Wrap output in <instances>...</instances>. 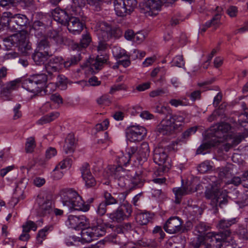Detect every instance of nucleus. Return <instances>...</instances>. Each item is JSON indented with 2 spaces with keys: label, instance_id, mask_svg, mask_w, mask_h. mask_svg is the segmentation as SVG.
<instances>
[{
  "label": "nucleus",
  "instance_id": "nucleus-62",
  "mask_svg": "<svg viewBox=\"0 0 248 248\" xmlns=\"http://www.w3.org/2000/svg\"><path fill=\"white\" fill-rule=\"evenodd\" d=\"M67 79L62 75H60L58 77L57 85L59 88L62 89H65L67 87Z\"/></svg>",
  "mask_w": 248,
  "mask_h": 248
},
{
  "label": "nucleus",
  "instance_id": "nucleus-21",
  "mask_svg": "<svg viewBox=\"0 0 248 248\" xmlns=\"http://www.w3.org/2000/svg\"><path fill=\"white\" fill-rule=\"evenodd\" d=\"M79 194L72 188H65L61 190L60 195L63 205L70 204L71 201H73Z\"/></svg>",
  "mask_w": 248,
  "mask_h": 248
},
{
  "label": "nucleus",
  "instance_id": "nucleus-38",
  "mask_svg": "<svg viewBox=\"0 0 248 248\" xmlns=\"http://www.w3.org/2000/svg\"><path fill=\"white\" fill-rule=\"evenodd\" d=\"M108 57L106 54H101L100 56L98 55L94 62L92 64V67L94 69H100L104 63L107 62Z\"/></svg>",
  "mask_w": 248,
  "mask_h": 248
},
{
  "label": "nucleus",
  "instance_id": "nucleus-13",
  "mask_svg": "<svg viewBox=\"0 0 248 248\" xmlns=\"http://www.w3.org/2000/svg\"><path fill=\"white\" fill-rule=\"evenodd\" d=\"M127 139L131 142L140 141L146 135V129L139 125H131L125 130Z\"/></svg>",
  "mask_w": 248,
  "mask_h": 248
},
{
  "label": "nucleus",
  "instance_id": "nucleus-9",
  "mask_svg": "<svg viewBox=\"0 0 248 248\" xmlns=\"http://www.w3.org/2000/svg\"><path fill=\"white\" fill-rule=\"evenodd\" d=\"M114 10L119 16H124L130 15L137 7V0H114Z\"/></svg>",
  "mask_w": 248,
  "mask_h": 248
},
{
  "label": "nucleus",
  "instance_id": "nucleus-42",
  "mask_svg": "<svg viewBox=\"0 0 248 248\" xmlns=\"http://www.w3.org/2000/svg\"><path fill=\"white\" fill-rule=\"evenodd\" d=\"M104 201L103 202L107 205H114L117 204V201L116 198L107 191H104L103 193Z\"/></svg>",
  "mask_w": 248,
  "mask_h": 248
},
{
  "label": "nucleus",
  "instance_id": "nucleus-48",
  "mask_svg": "<svg viewBox=\"0 0 248 248\" xmlns=\"http://www.w3.org/2000/svg\"><path fill=\"white\" fill-rule=\"evenodd\" d=\"M171 66L182 68L185 66V62L182 55L176 56L171 62Z\"/></svg>",
  "mask_w": 248,
  "mask_h": 248
},
{
  "label": "nucleus",
  "instance_id": "nucleus-20",
  "mask_svg": "<svg viewBox=\"0 0 248 248\" xmlns=\"http://www.w3.org/2000/svg\"><path fill=\"white\" fill-rule=\"evenodd\" d=\"M52 15L55 21L63 26H66L71 16L64 10L56 8L52 12Z\"/></svg>",
  "mask_w": 248,
  "mask_h": 248
},
{
  "label": "nucleus",
  "instance_id": "nucleus-58",
  "mask_svg": "<svg viewBox=\"0 0 248 248\" xmlns=\"http://www.w3.org/2000/svg\"><path fill=\"white\" fill-rule=\"evenodd\" d=\"M127 89V87L124 84H115L111 87L109 93L113 94L117 91L121 90L126 91Z\"/></svg>",
  "mask_w": 248,
  "mask_h": 248
},
{
  "label": "nucleus",
  "instance_id": "nucleus-6",
  "mask_svg": "<svg viewBox=\"0 0 248 248\" xmlns=\"http://www.w3.org/2000/svg\"><path fill=\"white\" fill-rule=\"evenodd\" d=\"M205 197L207 199L211 200V204L216 208L219 206L222 208L228 203L227 192L226 190L217 189L212 187L207 189L205 192ZM217 209L216 208V210Z\"/></svg>",
  "mask_w": 248,
  "mask_h": 248
},
{
  "label": "nucleus",
  "instance_id": "nucleus-44",
  "mask_svg": "<svg viewBox=\"0 0 248 248\" xmlns=\"http://www.w3.org/2000/svg\"><path fill=\"white\" fill-rule=\"evenodd\" d=\"M122 31L119 27L112 26L111 30L108 34V39L109 37L119 39L122 36Z\"/></svg>",
  "mask_w": 248,
  "mask_h": 248
},
{
  "label": "nucleus",
  "instance_id": "nucleus-25",
  "mask_svg": "<svg viewBox=\"0 0 248 248\" xmlns=\"http://www.w3.org/2000/svg\"><path fill=\"white\" fill-rule=\"evenodd\" d=\"M22 87L27 91L34 93L37 95H41V92L36 83L33 81V78L31 76L29 78L21 81Z\"/></svg>",
  "mask_w": 248,
  "mask_h": 248
},
{
  "label": "nucleus",
  "instance_id": "nucleus-31",
  "mask_svg": "<svg viewBox=\"0 0 248 248\" xmlns=\"http://www.w3.org/2000/svg\"><path fill=\"white\" fill-rule=\"evenodd\" d=\"M112 25L106 22H101L99 25L98 30L99 38L108 40V34L111 30Z\"/></svg>",
  "mask_w": 248,
  "mask_h": 248
},
{
  "label": "nucleus",
  "instance_id": "nucleus-26",
  "mask_svg": "<svg viewBox=\"0 0 248 248\" xmlns=\"http://www.w3.org/2000/svg\"><path fill=\"white\" fill-rule=\"evenodd\" d=\"M155 214L154 213L144 210L137 214L136 219L137 222L141 225H146L152 222Z\"/></svg>",
  "mask_w": 248,
  "mask_h": 248
},
{
  "label": "nucleus",
  "instance_id": "nucleus-18",
  "mask_svg": "<svg viewBox=\"0 0 248 248\" xmlns=\"http://www.w3.org/2000/svg\"><path fill=\"white\" fill-rule=\"evenodd\" d=\"M63 60L62 57L54 56L51 58L45 65L46 72L50 77L53 72H56L60 69V66L63 64Z\"/></svg>",
  "mask_w": 248,
  "mask_h": 248
},
{
  "label": "nucleus",
  "instance_id": "nucleus-30",
  "mask_svg": "<svg viewBox=\"0 0 248 248\" xmlns=\"http://www.w3.org/2000/svg\"><path fill=\"white\" fill-rule=\"evenodd\" d=\"M175 196V203H180L182 196L191 193L190 187L188 186H185L182 187H174L172 189Z\"/></svg>",
  "mask_w": 248,
  "mask_h": 248
},
{
  "label": "nucleus",
  "instance_id": "nucleus-32",
  "mask_svg": "<svg viewBox=\"0 0 248 248\" xmlns=\"http://www.w3.org/2000/svg\"><path fill=\"white\" fill-rule=\"evenodd\" d=\"M91 42V37L90 35L86 32L82 35V38L80 39V43L74 44L72 46V49L73 50H79L80 48H85L87 47Z\"/></svg>",
  "mask_w": 248,
  "mask_h": 248
},
{
  "label": "nucleus",
  "instance_id": "nucleus-36",
  "mask_svg": "<svg viewBox=\"0 0 248 248\" xmlns=\"http://www.w3.org/2000/svg\"><path fill=\"white\" fill-rule=\"evenodd\" d=\"M205 240L206 241V243L204 244V248H205V245L208 244L206 235L205 236L202 235H198L192 239L190 244L193 248H199L202 245L204 244Z\"/></svg>",
  "mask_w": 248,
  "mask_h": 248
},
{
  "label": "nucleus",
  "instance_id": "nucleus-37",
  "mask_svg": "<svg viewBox=\"0 0 248 248\" xmlns=\"http://www.w3.org/2000/svg\"><path fill=\"white\" fill-rule=\"evenodd\" d=\"M50 46V43L47 40V39L46 37H45L44 38H43L42 39L40 40L38 42L37 47L36 49L43 51L44 52H45L46 51L48 52H51L49 50Z\"/></svg>",
  "mask_w": 248,
  "mask_h": 248
},
{
  "label": "nucleus",
  "instance_id": "nucleus-22",
  "mask_svg": "<svg viewBox=\"0 0 248 248\" xmlns=\"http://www.w3.org/2000/svg\"><path fill=\"white\" fill-rule=\"evenodd\" d=\"M52 55V52H45L36 49L32 54L31 57L36 65L44 64L48 59Z\"/></svg>",
  "mask_w": 248,
  "mask_h": 248
},
{
  "label": "nucleus",
  "instance_id": "nucleus-14",
  "mask_svg": "<svg viewBox=\"0 0 248 248\" xmlns=\"http://www.w3.org/2000/svg\"><path fill=\"white\" fill-rule=\"evenodd\" d=\"M54 205L51 200L42 197L36 199V211L38 216L45 217L53 212Z\"/></svg>",
  "mask_w": 248,
  "mask_h": 248
},
{
  "label": "nucleus",
  "instance_id": "nucleus-17",
  "mask_svg": "<svg viewBox=\"0 0 248 248\" xmlns=\"http://www.w3.org/2000/svg\"><path fill=\"white\" fill-rule=\"evenodd\" d=\"M33 81L36 83L37 86L41 92V95H45L47 92L48 85L47 81L48 80L47 76L44 73L37 74L31 75Z\"/></svg>",
  "mask_w": 248,
  "mask_h": 248
},
{
  "label": "nucleus",
  "instance_id": "nucleus-60",
  "mask_svg": "<svg viewBox=\"0 0 248 248\" xmlns=\"http://www.w3.org/2000/svg\"><path fill=\"white\" fill-rule=\"evenodd\" d=\"M209 226L204 222H200L195 227V231L202 235L208 230Z\"/></svg>",
  "mask_w": 248,
  "mask_h": 248
},
{
  "label": "nucleus",
  "instance_id": "nucleus-10",
  "mask_svg": "<svg viewBox=\"0 0 248 248\" xmlns=\"http://www.w3.org/2000/svg\"><path fill=\"white\" fill-rule=\"evenodd\" d=\"M132 211L131 204H123L119 205L112 213L107 214V215L112 221L120 223L127 219L131 216Z\"/></svg>",
  "mask_w": 248,
  "mask_h": 248
},
{
  "label": "nucleus",
  "instance_id": "nucleus-12",
  "mask_svg": "<svg viewBox=\"0 0 248 248\" xmlns=\"http://www.w3.org/2000/svg\"><path fill=\"white\" fill-rule=\"evenodd\" d=\"M126 151L130 155H133L135 159L139 161H145L150 155V148L147 142H143L138 147L132 146L128 147Z\"/></svg>",
  "mask_w": 248,
  "mask_h": 248
},
{
  "label": "nucleus",
  "instance_id": "nucleus-63",
  "mask_svg": "<svg viewBox=\"0 0 248 248\" xmlns=\"http://www.w3.org/2000/svg\"><path fill=\"white\" fill-rule=\"evenodd\" d=\"M0 6L6 9H10L12 7L16 6L11 0H0Z\"/></svg>",
  "mask_w": 248,
  "mask_h": 248
},
{
  "label": "nucleus",
  "instance_id": "nucleus-52",
  "mask_svg": "<svg viewBox=\"0 0 248 248\" xmlns=\"http://www.w3.org/2000/svg\"><path fill=\"white\" fill-rule=\"evenodd\" d=\"M110 143L109 140L108 139V135L107 132L104 133V139H100L98 140L97 143L100 145V148L102 149H104L108 147Z\"/></svg>",
  "mask_w": 248,
  "mask_h": 248
},
{
  "label": "nucleus",
  "instance_id": "nucleus-33",
  "mask_svg": "<svg viewBox=\"0 0 248 248\" xmlns=\"http://www.w3.org/2000/svg\"><path fill=\"white\" fill-rule=\"evenodd\" d=\"M53 229V226L52 225H49L39 230L36 237L37 243L40 245L42 244L43 241L46 239L48 232L52 231Z\"/></svg>",
  "mask_w": 248,
  "mask_h": 248
},
{
  "label": "nucleus",
  "instance_id": "nucleus-39",
  "mask_svg": "<svg viewBox=\"0 0 248 248\" xmlns=\"http://www.w3.org/2000/svg\"><path fill=\"white\" fill-rule=\"evenodd\" d=\"M81 59V56L80 54H78L76 55H73L70 58H68L67 60L64 62L63 65L65 67L68 68L77 64Z\"/></svg>",
  "mask_w": 248,
  "mask_h": 248
},
{
  "label": "nucleus",
  "instance_id": "nucleus-19",
  "mask_svg": "<svg viewBox=\"0 0 248 248\" xmlns=\"http://www.w3.org/2000/svg\"><path fill=\"white\" fill-rule=\"evenodd\" d=\"M66 26L70 32L76 35L80 33L83 29L84 24L78 17L71 16Z\"/></svg>",
  "mask_w": 248,
  "mask_h": 248
},
{
  "label": "nucleus",
  "instance_id": "nucleus-56",
  "mask_svg": "<svg viewBox=\"0 0 248 248\" xmlns=\"http://www.w3.org/2000/svg\"><path fill=\"white\" fill-rule=\"evenodd\" d=\"M102 1L103 0H87L88 3L96 11L101 10Z\"/></svg>",
  "mask_w": 248,
  "mask_h": 248
},
{
  "label": "nucleus",
  "instance_id": "nucleus-40",
  "mask_svg": "<svg viewBox=\"0 0 248 248\" xmlns=\"http://www.w3.org/2000/svg\"><path fill=\"white\" fill-rule=\"evenodd\" d=\"M78 216H74L70 215L68 216L67 220L66 221V225L72 229L75 230H78Z\"/></svg>",
  "mask_w": 248,
  "mask_h": 248
},
{
  "label": "nucleus",
  "instance_id": "nucleus-24",
  "mask_svg": "<svg viewBox=\"0 0 248 248\" xmlns=\"http://www.w3.org/2000/svg\"><path fill=\"white\" fill-rule=\"evenodd\" d=\"M46 24L42 20H35L32 24L31 32H33L34 35L38 38H40L45 34Z\"/></svg>",
  "mask_w": 248,
  "mask_h": 248
},
{
  "label": "nucleus",
  "instance_id": "nucleus-59",
  "mask_svg": "<svg viewBox=\"0 0 248 248\" xmlns=\"http://www.w3.org/2000/svg\"><path fill=\"white\" fill-rule=\"evenodd\" d=\"M107 204L104 202H100L97 206L96 209V212L99 216H102L104 215L107 212Z\"/></svg>",
  "mask_w": 248,
  "mask_h": 248
},
{
  "label": "nucleus",
  "instance_id": "nucleus-8",
  "mask_svg": "<svg viewBox=\"0 0 248 248\" xmlns=\"http://www.w3.org/2000/svg\"><path fill=\"white\" fill-rule=\"evenodd\" d=\"M166 2V0H144L139 4L140 12L146 16L156 15L155 12L160 11Z\"/></svg>",
  "mask_w": 248,
  "mask_h": 248
},
{
  "label": "nucleus",
  "instance_id": "nucleus-16",
  "mask_svg": "<svg viewBox=\"0 0 248 248\" xmlns=\"http://www.w3.org/2000/svg\"><path fill=\"white\" fill-rule=\"evenodd\" d=\"M80 171L86 187L91 188L94 186L96 182L91 173L89 164L87 163H84L80 168Z\"/></svg>",
  "mask_w": 248,
  "mask_h": 248
},
{
  "label": "nucleus",
  "instance_id": "nucleus-45",
  "mask_svg": "<svg viewBox=\"0 0 248 248\" xmlns=\"http://www.w3.org/2000/svg\"><path fill=\"white\" fill-rule=\"evenodd\" d=\"M112 51L113 56L117 59H121L123 57L127 58L126 51L120 47H114Z\"/></svg>",
  "mask_w": 248,
  "mask_h": 248
},
{
  "label": "nucleus",
  "instance_id": "nucleus-57",
  "mask_svg": "<svg viewBox=\"0 0 248 248\" xmlns=\"http://www.w3.org/2000/svg\"><path fill=\"white\" fill-rule=\"evenodd\" d=\"M114 195L117 194L114 193ZM117 197L116 198L117 201V204H119V205L123 204H130L127 201H125L127 194L126 192H121L117 194Z\"/></svg>",
  "mask_w": 248,
  "mask_h": 248
},
{
  "label": "nucleus",
  "instance_id": "nucleus-61",
  "mask_svg": "<svg viewBox=\"0 0 248 248\" xmlns=\"http://www.w3.org/2000/svg\"><path fill=\"white\" fill-rule=\"evenodd\" d=\"M238 234L240 238L243 240H248V231L245 227L243 226L239 227Z\"/></svg>",
  "mask_w": 248,
  "mask_h": 248
},
{
  "label": "nucleus",
  "instance_id": "nucleus-51",
  "mask_svg": "<svg viewBox=\"0 0 248 248\" xmlns=\"http://www.w3.org/2000/svg\"><path fill=\"white\" fill-rule=\"evenodd\" d=\"M78 230L81 229L82 227L85 228L89 227L90 221L87 217L84 216H78Z\"/></svg>",
  "mask_w": 248,
  "mask_h": 248
},
{
  "label": "nucleus",
  "instance_id": "nucleus-47",
  "mask_svg": "<svg viewBox=\"0 0 248 248\" xmlns=\"http://www.w3.org/2000/svg\"><path fill=\"white\" fill-rule=\"evenodd\" d=\"M22 228L23 232L28 233L31 230L35 231L37 230V227L33 221L29 220L22 225Z\"/></svg>",
  "mask_w": 248,
  "mask_h": 248
},
{
  "label": "nucleus",
  "instance_id": "nucleus-4",
  "mask_svg": "<svg viewBox=\"0 0 248 248\" xmlns=\"http://www.w3.org/2000/svg\"><path fill=\"white\" fill-rule=\"evenodd\" d=\"M231 129V125L227 123H221L212 128L214 139H212L201 144L197 150V154L204 155L206 150L217 146L220 142L227 140L228 132Z\"/></svg>",
  "mask_w": 248,
  "mask_h": 248
},
{
  "label": "nucleus",
  "instance_id": "nucleus-28",
  "mask_svg": "<svg viewBox=\"0 0 248 248\" xmlns=\"http://www.w3.org/2000/svg\"><path fill=\"white\" fill-rule=\"evenodd\" d=\"M70 202V204L66 206L75 210L87 212L89 210V206L88 204L84 205V201L79 195L77 196L74 200L71 201Z\"/></svg>",
  "mask_w": 248,
  "mask_h": 248
},
{
  "label": "nucleus",
  "instance_id": "nucleus-15",
  "mask_svg": "<svg viewBox=\"0 0 248 248\" xmlns=\"http://www.w3.org/2000/svg\"><path fill=\"white\" fill-rule=\"evenodd\" d=\"M29 24V20L25 15L15 14L11 22V30L15 31H27Z\"/></svg>",
  "mask_w": 248,
  "mask_h": 248
},
{
  "label": "nucleus",
  "instance_id": "nucleus-11",
  "mask_svg": "<svg viewBox=\"0 0 248 248\" xmlns=\"http://www.w3.org/2000/svg\"><path fill=\"white\" fill-rule=\"evenodd\" d=\"M183 221L179 217L173 216L169 218L164 224V230L170 234H176L184 232L186 227L183 225Z\"/></svg>",
  "mask_w": 248,
  "mask_h": 248
},
{
  "label": "nucleus",
  "instance_id": "nucleus-1",
  "mask_svg": "<svg viewBox=\"0 0 248 248\" xmlns=\"http://www.w3.org/2000/svg\"><path fill=\"white\" fill-rule=\"evenodd\" d=\"M238 222V218L233 217L228 219H221L217 225L220 230L218 233L209 232L206 234L208 244L205 248H230L233 243L230 228Z\"/></svg>",
  "mask_w": 248,
  "mask_h": 248
},
{
  "label": "nucleus",
  "instance_id": "nucleus-7",
  "mask_svg": "<svg viewBox=\"0 0 248 248\" xmlns=\"http://www.w3.org/2000/svg\"><path fill=\"white\" fill-rule=\"evenodd\" d=\"M19 33L11 36L12 44L18 47L19 51L24 56H28L31 50V45L29 40V34L27 31H18Z\"/></svg>",
  "mask_w": 248,
  "mask_h": 248
},
{
  "label": "nucleus",
  "instance_id": "nucleus-34",
  "mask_svg": "<svg viewBox=\"0 0 248 248\" xmlns=\"http://www.w3.org/2000/svg\"><path fill=\"white\" fill-rule=\"evenodd\" d=\"M127 156H124L123 155V153H122V155H120L118 157V160L117 161L119 164L118 165H113L109 167V170H110V168L112 167H118L121 166L123 168L122 166H127L128 164H129L130 161L132 159L134 160V157L133 155L129 154L127 152Z\"/></svg>",
  "mask_w": 248,
  "mask_h": 248
},
{
  "label": "nucleus",
  "instance_id": "nucleus-46",
  "mask_svg": "<svg viewBox=\"0 0 248 248\" xmlns=\"http://www.w3.org/2000/svg\"><path fill=\"white\" fill-rule=\"evenodd\" d=\"M21 82V79L19 78L16 79L13 81H11L8 83L6 85V87L3 88V91L5 92L9 93L12 91L15 90L16 88L17 84Z\"/></svg>",
  "mask_w": 248,
  "mask_h": 248
},
{
  "label": "nucleus",
  "instance_id": "nucleus-55",
  "mask_svg": "<svg viewBox=\"0 0 248 248\" xmlns=\"http://www.w3.org/2000/svg\"><path fill=\"white\" fill-rule=\"evenodd\" d=\"M72 163V159L70 158H66L62 161L54 169V171L58 170L59 168L61 169H65L68 167H70Z\"/></svg>",
  "mask_w": 248,
  "mask_h": 248
},
{
  "label": "nucleus",
  "instance_id": "nucleus-5",
  "mask_svg": "<svg viewBox=\"0 0 248 248\" xmlns=\"http://www.w3.org/2000/svg\"><path fill=\"white\" fill-rule=\"evenodd\" d=\"M105 233L106 230L103 224L97 222L96 225L93 224L92 226L82 230L81 238L78 241L82 243H90L98 237L103 236Z\"/></svg>",
  "mask_w": 248,
  "mask_h": 248
},
{
  "label": "nucleus",
  "instance_id": "nucleus-29",
  "mask_svg": "<svg viewBox=\"0 0 248 248\" xmlns=\"http://www.w3.org/2000/svg\"><path fill=\"white\" fill-rule=\"evenodd\" d=\"M46 37L52 44L59 46L63 44L64 39L60 32L55 30H49Z\"/></svg>",
  "mask_w": 248,
  "mask_h": 248
},
{
  "label": "nucleus",
  "instance_id": "nucleus-50",
  "mask_svg": "<svg viewBox=\"0 0 248 248\" xmlns=\"http://www.w3.org/2000/svg\"><path fill=\"white\" fill-rule=\"evenodd\" d=\"M168 93L167 89L164 88H157L151 91L149 93V96L151 97H155L157 96H163L164 95Z\"/></svg>",
  "mask_w": 248,
  "mask_h": 248
},
{
  "label": "nucleus",
  "instance_id": "nucleus-35",
  "mask_svg": "<svg viewBox=\"0 0 248 248\" xmlns=\"http://www.w3.org/2000/svg\"><path fill=\"white\" fill-rule=\"evenodd\" d=\"M60 115V113L57 111H53L48 114L42 117L37 122L39 124H45L50 123L56 118Z\"/></svg>",
  "mask_w": 248,
  "mask_h": 248
},
{
  "label": "nucleus",
  "instance_id": "nucleus-23",
  "mask_svg": "<svg viewBox=\"0 0 248 248\" xmlns=\"http://www.w3.org/2000/svg\"><path fill=\"white\" fill-rule=\"evenodd\" d=\"M168 158V155L165 149L155 148L154 151L153 159L155 163L159 166L163 165Z\"/></svg>",
  "mask_w": 248,
  "mask_h": 248
},
{
  "label": "nucleus",
  "instance_id": "nucleus-3",
  "mask_svg": "<svg viewBox=\"0 0 248 248\" xmlns=\"http://www.w3.org/2000/svg\"><path fill=\"white\" fill-rule=\"evenodd\" d=\"M157 109L159 113L168 112L166 117L157 125L156 131L157 132L163 135H170L175 130L181 129V127L184 121V118L182 116L170 113V108L167 107L162 106Z\"/></svg>",
  "mask_w": 248,
  "mask_h": 248
},
{
  "label": "nucleus",
  "instance_id": "nucleus-27",
  "mask_svg": "<svg viewBox=\"0 0 248 248\" xmlns=\"http://www.w3.org/2000/svg\"><path fill=\"white\" fill-rule=\"evenodd\" d=\"M14 14L10 12H4L0 16V31L5 29H11V22Z\"/></svg>",
  "mask_w": 248,
  "mask_h": 248
},
{
  "label": "nucleus",
  "instance_id": "nucleus-54",
  "mask_svg": "<svg viewBox=\"0 0 248 248\" xmlns=\"http://www.w3.org/2000/svg\"><path fill=\"white\" fill-rule=\"evenodd\" d=\"M16 6L20 4L23 8L29 7L33 5V0H11Z\"/></svg>",
  "mask_w": 248,
  "mask_h": 248
},
{
  "label": "nucleus",
  "instance_id": "nucleus-43",
  "mask_svg": "<svg viewBox=\"0 0 248 248\" xmlns=\"http://www.w3.org/2000/svg\"><path fill=\"white\" fill-rule=\"evenodd\" d=\"M36 147L35 139L33 137L28 138L26 141L25 150L27 153H31Z\"/></svg>",
  "mask_w": 248,
  "mask_h": 248
},
{
  "label": "nucleus",
  "instance_id": "nucleus-64",
  "mask_svg": "<svg viewBox=\"0 0 248 248\" xmlns=\"http://www.w3.org/2000/svg\"><path fill=\"white\" fill-rule=\"evenodd\" d=\"M56 149L52 147L48 148L46 151V158L47 159L51 158L57 155Z\"/></svg>",
  "mask_w": 248,
  "mask_h": 248
},
{
  "label": "nucleus",
  "instance_id": "nucleus-49",
  "mask_svg": "<svg viewBox=\"0 0 248 248\" xmlns=\"http://www.w3.org/2000/svg\"><path fill=\"white\" fill-rule=\"evenodd\" d=\"M232 169L230 167H223L220 169L218 175L220 179L229 178L232 175Z\"/></svg>",
  "mask_w": 248,
  "mask_h": 248
},
{
  "label": "nucleus",
  "instance_id": "nucleus-41",
  "mask_svg": "<svg viewBox=\"0 0 248 248\" xmlns=\"http://www.w3.org/2000/svg\"><path fill=\"white\" fill-rule=\"evenodd\" d=\"M216 9H217V10L218 13H219L222 10L221 8L219 7H217ZM220 17H221L220 14H219V13L216 14L211 20H208V21H207L205 23V25L207 27H210L212 25H217L220 22Z\"/></svg>",
  "mask_w": 248,
  "mask_h": 248
},
{
  "label": "nucleus",
  "instance_id": "nucleus-53",
  "mask_svg": "<svg viewBox=\"0 0 248 248\" xmlns=\"http://www.w3.org/2000/svg\"><path fill=\"white\" fill-rule=\"evenodd\" d=\"M108 40H105L102 38V40L100 39L98 42L97 46V51L99 53L102 54L105 52L106 50L108 48V45L106 43Z\"/></svg>",
  "mask_w": 248,
  "mask_h": 248
},
{
  "label": "nucleus",
  "instance_id": "nucleus-2",
  "mask_svg": "<svg viewBox=\"0 0 248 248\" xmlns=\"http://www.w3.org/2000/svg\"><path fill=\"white\" fill-rule=\"evenodd\" d=\"M110 172L121 187L132 190L143 185L144 179L141 171H130L121 166H114L110 168Z\"/></svg>",
  "mask_w": 248,
  "mask_h": 248
}]
</instances>
